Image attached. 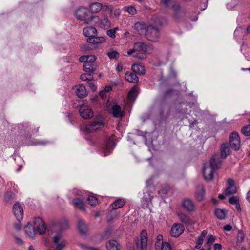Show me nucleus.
<instances>
[{
	"instance_id": "69168bd1",
	"label": "nucleus",
	"mask_w": 250,
	"mask_h": 250,
	"mask_svg": "<svg viewBox=\"0 0 250 250\" xmlns=\"http://www.w3.org/2000/svg\"><path fill=\"white\" fill-rule=\"evenodd\" d=\"M112 89V88L110 86H106L104 88V91H105V93L107 92H109Z\"/></svg>"
},
{
	"instance_id": "7c9ffc66",
	"label": "nucleus",
	"mask_w": 250,
	"mask_h": 250,
	"mask_svg": "<svg viewBox=\"0 0 250 250\" xmlns=\"http://www.w3.org/2000/svg\"><path fill=\"white\" fill-rule=\"evenodd\" d=\"M178 217L180 220L184 223L187 225H191L192 221L188 216L183 213H179Z\"/></svg>"
},
{
	"instance_id": "79ce46f5",
	"label": "nucleus",
	"mask_w": 250,
	"mask_h": 250,
	"mask_svg": "<svg viewBox=\"0 0 250 250\" xmlns=\"http://www.w3.org/2000/svg\"><path fill=\"white\" fill-rule=\"evenodd\" d=\"M15 194L11 191L7 192L5 194V200L6 202H10L14 198Z\"/></svg>"
},
{
	"instance_id": "a878e982",
	"label": "nucleus",
	"mask_w": 250,
	"mask_h": 250,
	"mask_svg": "<svg viewBox=\"0 0 250 250\" xmlns=\"http://www.w3.org/2000/svg\"><path fill=\"white\" fill-rule=\"evenodd\" d=\"M147 26L142 22H137L135 24L134 28L139 34H144Z\"/></svg>"
},
{
	"instance_id": "473e14b6",
	"label": "nucleus",
	"mask_w": 250,
	"mask_h": 250,
	"mask_svg": "<svg viewBox=\"0 0 250 250\" xmlns=\"http://www.w3.org/2000/svg\"><path fill=\"white\" fill-rule=\"evenodd\" d=\"M57 227L61 230L66 229L69 227L68 221L64 219H62L58 223Z\"/></svg>"
},
{
	"instance_id": "412c9836",
	"label": "nucleus",
	"mask_w": 250,
	"mask_h": 250,
	"mask_svg": "<svg viewBox=\"0 0 250 250\" xmlns=\"http://www.w3.org/2000/svg\"><path fill=\"white\" fill-rule=\"evenodd\" d=\"M97 68L96 63L86 62L83 65V70L86 73H93L96 71Z\"/></svg>"
},
{
	"instance_id": "3c124183",
	"label": "nucleus",
	"mask_w": 250,
	"mask_h": 250,
	"mask_svg": "<svg viewBox=\"0 0 250 250\" xmlns=\"http://www.w3.org/2000/svg\"><path fill=\"white\" fill-rule=\"evenodd\" d=\"M227 211L225 209H220V219H224L226 218Z\"/></svg>"
},
{
	"instance_id": "09e8293b",
	"label": "nucleus",
	"mask_w": 250,
	"mask_h": 250,
	"mask_svg": "<svg viewBox=\"0 0 250 250\" xmlns=\"http://www.w3.org/2000/svg\"><path fill=\"white\" fill-rule=\"evenodd\" d=\"M96 57L95 55H87V61L86 62H90V63H96Z\"/></svg>"
},
{
	"instance_id": "603ef678",
	"label": "nucleus",
	"mask_w": 250,
	"mask_h": 250,
	"mask_svg": "<svg viewBox=\"0 0 250 250\" xmlns=\"http://www.w3.org/2000/svg\"><path fill=\"white\" fill-rule=\"evenodd\" d=\"M117 216V214L116 212H115L113 214L112 213L109 214L107 216V220L108 221H111L114 219V218H115Z\"/></svg>"
},
{
	"instance_id": "6e6552de",
	"label": "nucleus",
	"mask_w": 250,
	"mask_h": 250,
	"mask_svg": "<svg viewBox=\"0 0 250 250\" xmlns=\"http://www.w3.org/2000/svg\"><path fill=\"white\" fill-rule=\"evenodd\" d=\"M147 233L146 230L141 231L139 238L136 240L137 248L138 250H146L147 245Z\"/></svg>"
},
{
	"instance_id": "c85d7f7f",
	"label": "nucleus",
	"mask_w": 250,
	"mask_h": 250,
	"mask_svg": "<svg viewBox=\"0 0 250 250\" xmlns=\"http://www.w3.org/2000/svg\"><path fill=\"white\" fill-rule=\"evenodd\" d=\"M132 70L134 73L139 75H143L145 73L144 66L140 64H133L132 66Z\"/></svg>"
},
{
	"instance_id": "e2e57ef3",
	"label": "nucleus",
	"mask_w": 250,
	"mask_h": 250,
	"mask_svg": "<svg viewBox=\"0 0 250 250\" xmlns=\"http://www.w3.org/2000/svg\"><path fill=\"white\" fill-rule=\"evenodd\" d=\"M102 9H103V10L106 11V12H107V11L111 12V9H110L109 7L107 5H104L103 6H102Z\"/></svg>"
},
{
	"instance_id": "0e129e2a",
	"label": "nucleus",
	"mask_w": 250,
	"mask_h": 250,
	"mask_svg": "<svg viewBox=\"0 0 250 250\" xmlns=\"http://www.w3.org/2000/svg\"><path fill=\"white\" fill-rule=\"evenodd\" d=\"M123 70V66L121 64H119L116 68V71L118 72H120Z\"/></svg>"
},
{
	"instance_id": "39448f33",
	"label": "nucleus",
	"mask_w": 250,
	"mask_h": 250,
	"mask_svg": "<svg viewBox=\"0 0 250 250\" xmlns=\"http://www.w3.org/2000/svg\"><path fill=\"white\" fill-rule=\"evenodd\" d=\"M153 49V45L150 43L138 41L134 43L133 48L127 51V53L128 55H131L132 54L137 52L149 53Z\"/></svg>"
},
{
	"instance_id": "58836bf2",
	"label": "nucleus",
	"mask_w": 250,
	"mask_h": 250,
	"mask_svg": "<svg viewBox=\"0 0 250 250\" xmlns=\"http://www.w3.org/2000/svg\"><path fill=\"white\" fill-rule=\"evenodd\" d=\"M156 250H171L169 244L167 242L163 243L159 248H156Z\"/></svg>"
},
{
	"instance_id": "37998d69",
	"label": "nucleus",
	"mask_w": 250,
	"mask_h": 250,
	"mask_svg": "<svg viewBox=\"0 0 250 250\" xmlns=\"http://www.w3.org/2000/svg\"><path fill=\"white\" fill-rule=\"evenodd\" d=\"M118 30V28H114L113 29L107 30L106 31L107 35L110 38L114 39L115 38V33L117 30Z\"/></svg>"
},
{
	"instance_id": "49530a36",
	"label": "nucleus",
	"mask_w": 250,
	"mask_h": 250,
	"mask_svg": "<svg viewBox=\"0 0 250 250\" xmlns=\"http://www.w3.org/2000/svg\"><path fill=\"white\" fill-rule=\"evenodd\" d=\"M162 240H163L162 235H159L157 236V241L155 242V248H159V247H160V246L162 245V244L163 243H164Z\"/></svg>"
},
{
	"instance_id": "13d9d810",
	"label": "nucleus",
	"mask_w": 250,
	"mask_h": 250,
	"mask_svg": "<svg viewBox=\"0 0 250 250\" xmlns=\"http://www.w3.org/2000/svg\"><path fill=\"white\" fill-rule=\"evenodd\" d=\"M88 85L90 89L93 91H95L97 89L96 86L91 82L88 83Z\"/></svg>"
},
{
	"instance_id": "423d86ee",
	"label": "nucleus",
	"mask_w": 250,
	"mask_h": 250,
	"mask_svg": "<svg viewBox=\"0 0 250 250\" xmlns=\"http://www.w3.org/2000/svg\"><path fill=\"white\" fill-rule=\"evenodd\" d=\"M104 119L103 116L99 115L93 122L86 126L85 131L91 133L97 130L104 126Z\"/></svg>"
},
{
	"instance_id": "5fc2aeb1",
	"label": "nucleus",
	"mask_w": 250,
	"mask_h": 250,
	"mask_svg": "<svg viewBox=\"0 0 250 250\" xmlns=\"http://www.w3.org/2000/svg\"><path fill=\"white\" fill-rule=\"evenodd\" d=\"M15 242L19 245H22L24 244L23 241L21 238L15 236L14 237Z\"/></svg>"
},
{
	"instance_id": "f257e3e1",
	"label": "nucleus",
	"mask_w": 250,
	"mask_h": 250,
	"mask_svg": "<svg viewBox=\"0 0 250 250\" xmlns=\"http://www.w3.org/2000/svg\"><path fill=\"white\" fill-rule=\"evenodd\" d=\"M24 231L28 237L33 238L37 233L40 235L44 234L46 231V227L42 218L36 217L34 219L33 226L28 223L24 227Z\"/></svg>"
},
{
	"instance_id": "ea45409f",
	"label": "nucleus",
	"mask_w": 250,
	"mask_h": 250,
	"mask_svg": "<svg viewBox=\"0 0 250 250\" xmlns=\"http://www.w3.org/2000/svg\"><path fill=\"white\" fill-rule=\"evenodd\" d=\"M87 201L88 203L91 206H94L98 203L97 198L94 196H89L87 198Z\"/></svg>"
},
{
	"instance_id": "6e6d98bb",
	"label": "nucleus",
	"mask_w": 250,
	"mask_h": 250,
	"mask_svg": "<svg viewBox=\"0 0 250 250\" xmlns=\"http://www.w3.org/2000/svg\"><path fill=\"white\" fill-rule=\"evenodd\" d=\"M79 60L80 62H84V63H85L86 61H87V55H83L81 56Z\"/></svg>"
},
{
	"instance_id": "ddd939ff",
	"label": "nucleus",
	"mask_w": 250,
	"mask_h": 250,
	"mask_svg": "<svg viewBox=\"0 0 250 250\" xmlns=\"http://www.w3.org/2000/svg\"><path fill=\"white\" fill-rule=\"evenodd\" d=\"M13 211L17 220L21 221L23 216V209L21 204L19 202L15 203L13 207Z\"/></svg>"
},
{
	"instance_id": "8fccbe9b",
	"label": "nucleus",
	"mask_w": 250,
	"mask_h": 250,
	"mask_svg": "<svg viewBox=\"0 0 250 250\" xmlns=\"http://www.w3.org/2000/svg\"><path fill=\"white\" fill-rule=\"evenodd\" d=\"M237 240L240 242H242L244 241V234L243 231H239L238 232L237 236Z\"/></svg>"
},
{
	"instance_id": "dca6fc26",
	"label": "nucleus",
	"mask_w": 250,
	"mask_h": 250,
	"mask_svg": "<svg viewBox=\"0 0 250 250\" xmlns=\"http://www.w3.org/2000/svg\"><path fill=\"white\" fill-rule=\"evenodd\" d=\"M231 153L229 145L228 143H223L220 148V157L225 159Z\"/></svg>"
},
{
	"instance_id": "4be33fe9",
	"label": "nucleus",
	"mask_w": 250,
	"mask_h": 250,
	"mask_svg": "<svg viewBox=\"0 0 250 250\" xmlns=\"http://www.w3.org/2000/svg\"><path fill=\"white\" fill-rule=\"evenodd\" d=\"M76 93L79 98H84L87 95L85 87L83 85H79L76 86Z\"/></svg>"
},
{
	"instance_id": "0eeeda50",
	"label": "nucleus",
	"mask_w": 250,
	"mask_h": 250,
	"mask_svg": "<svg viewBox=\"0 0 250 250\" xmlns=\"http://www.w3.org/2000/svg\"><path fill=\"white\" fill-rule=\"evenodd\" d=\"M227 187L225 189L224 194H220V200L226 199V196L232 195L237 192V188L234 184V180L229 178L227 180Z\"/></svg>"
},
{
	"instance_id": "f704fd0d",
	"label": "nucleus",
	"mask_w": 250,
	"mask_h": 250,
	"mask_svg": "<svg viewBox=\"0 0 250 250\" xmlns=\"http://www.w3.org/2000/svg\"><path fill=\"white\" fill-rule=\"evenodd\" d=\"M167 23V20L164 17H159L155 19L154 24V26L158 27L162 26Z\"/></svg>"
},
{
	"instance_id": "f8f14e48",
	"label": "nucleus",
	"mask_w": 250,
	"mask_h": 250,
	"mask_svg": "<svg viewBox=\"0 0 250 250\" xmlns=\"http://www.w3.org/2000/svg\"><path fill=\"white\" fill-rule=\"evenodd\" d=\"M53 242L56 245L54 250H62L65 247L66 243L65 240L62 239V234L60 233L54 236Z\"/></svg>"
},
{
	"instance_id": "7ed1b4c3",
	"label": "nucleus",
	"mask_w": 250,
	"mask_h": 250,
	"mask_svg": "<svg viewBox=\"0 0 250 250\" xmlns=\"http://www.w3.org/2000/svg\"><path fill=\"white\" fill-rule=\"evenodd\" d=\"M75 16L78 20L84 21L87 24L92 23L94 20H98V17L90 15L89 10L84 7L78 8L75 12Z\"/></svg>"
},
{
	"instance_id": "2f4dec72",
	"label": "nucleus",
	"mask_w": 250,
	"mask_h": 250,
	"mask_svg": "<svg viewBox=\"0 0 250 250\" xmlns=\"http://www.w3.org/2000/svg\"><path fill=\"white\" fill-rule=\"evenodd\" d=\"M84 200V198L83 197H80V198H75L73 199V202L76 207L80 209H83L84 208L83 204Z\"/></svg>"
},
{
	"instance_id": "2eb2a0df",
	"label": "nucleus",
	"mask_w": 250,
	"mask_h": 250,
	"mask_svg": "<svg viewBox=\"0 0 250 250\" xmlns=\"http://www.w3.org/2000/svg\"><path fill=\"white\" fill-rule=\"evenodd\" d=\"M80 115L84 119H88L93 117V112L92 110L86 105H82L79 108Z\"/></svg>"
},
{
	"instance_id": "e433bc0d",
	"label": "nucleus",
	"mask_w": 250,
	"mask_h": 250,
	"mask_svg": "<svg viewBox=\"0 0 250 250\" xmlns=\"http://www.w3.org/2000/svg\"><path fill=\"white\" fill-rule=\"evenodd\" d=\"M107 55L110 59H118L120 56L119 53L112 49L107 53Z\"/></svg>"
},
{
	"instance_id": "aec40b11",
	"label": "nucleus",
	"mask_w": 250,
	"mask_h": 250,
	"mask_svg": "<svg viewBox=\"0 0 250 250\" xmlns=\"http://www.w3.org/2000/svg\"><path fill=\"white\" fill-rule=\"evenodd\" d=\"M83 35L88 38L95 36L97 34V30L95 28L91 26L87 27L83 30Z\"/></svg>"
},
{
	"instance_id": "a18cd8bd",
	"label": "nucleus",
	"mask_w": 250,
	"mask_h": 250,
	"mask_svg": "<svg viewBox=\"0 0 250 250\" xmlns=\"http://www.w3.org/2000/svg\"><path fill=\"white\" fill-rule=\"evenodd\" d=\"M125 11L127 12L130 14L134 15L136 13V10L134 7L130 6L124 8Z\"/></svg>"
},
{
	"instance_id": "4468645a",
	"label": "nucleus",
	"mask_w": 250,
	"mask_h": 250,
	"mask_svg": "<svg viewBox=\"0 0 250 250\" xmlns=\"http://www.w3.org/2000/svg\"><path fill=\"white\" fill-rule=\"evenodd\" d=\"M184 227L181 224H175L171 227L170 235L175 237L180 236L184 231Z\"/></svg>"
},
{
	"instance_id": "5701e85b",
	"label": "nucleus",
	"mask_w": 250,
	"mask_h": 250,
	"mask_svg": "<svg viewBox=\"0 0 250 250\" xmlns=\"http://www.w3.org/2000/svg\"><path fill=\"white\" fill-rule=\"evenodd\" d=\"M125 79L129 82L137 83L139 81L138 77L136 74L132 72H128L125 74Z\"/></svg>"
},
{
	"instance_id": "20e7f679",
	"label": "nucleus",
	"mask_w": 250,
	"mask_h": 250,
	"mask_svg": "<svg viewBox=\"0 0 250 250\" xmlns=\"http://www.w3.org/2000/svg\"><path fill=\"white\" fill-rule=\"evenodd\" d=\"M145 38L152 42H157L160 37V29L157 26L150 24L146 27L145 33Z\"/></svg>"
},
{
	"instance_id": "a19ab883",
	"label": "nucleus",
	"mask_w": 250,
	"mask_h": 250,
	"mask_svg": "<svg viewBox=\"0 0 250 250\" xmlns=\"http://www.w3.org/2000/svg\"><path fill=\"white\" fill-rule=\"evenodd\" d=\"M241 132L245 136H250V125L244 126Z\"/></svg>"
},
{
	"instance_id": "6ab92c4d",
	"label": "nucleus",
	"mask_w": 250,
	"mask_h": 250,
	"mask_svg": "<svg viewBox=\"0 0 250 250\" xmlns=\"http://www.w3.org/2000/svg\"><path fill=\"white\" fill-rule=\"evenodd\" d=\"M110 112L113 117L116 118L121 117L123 115L121 107L117 104H114L112 106Z\"/></svg>"
},
{
	"instance_id": "393cba45",
	"label": "nucleus",
	"mask_w": 250,
	"mask_h": 250,
	"mask_svg": "<svg viewBox=\"0 0 250 250\" xmlns=\"http://www.w3.org/2000/svg\"><path fill=\"white\" fill-rule=\"evenodd\" d=\"M78 228L80 232L82 234H85L88 230V228L85 222L82 219H80L78 223Z\"/></svg>"
},
{
	"instance_id": "72a5a7b5",
	"label": "nucleus",
	"mask_w": 250,
	"mask_h": 250,
	"mask_svg": "<svg viewBox=\"0 0 250 250\" xmlns=\"http://www.w3.org/2000/svg\"><path fill=\"white\" fill-rule=\"evenodd\" d=\"M137 95V88L133 87L128 94V98L130 101H134Z\"/></svg>"
},
{
	"instance_id": "c03bdc74",
	"label": "nucleus",
	"mask_w": 250,
	"mask_h": 250,
	"mask_svg": "<svg viewBox=\"0 0 250 250\" xmlns=\"http://www.w3.org/2000/svg\"><path fill=\"white\" fill-rule=\"evenodd\" d=\"M229 202L231 205H235L239 202V197L238 196H232L229 199Z\"/></svg>"
},
{
	"instance_id": "bb28decb",
	"label": "nucleus",
	"mask_w": 250,
	"mask_h": 250,
	"mask_svg": "<svg viewBox=\"0 0 250 250\" xmlns=\"http://www.w3.org/2000/svg\"><path fill=\"white\" fill-rule=\"evenodd\" d=\"M90 12L96 13L102 9V4L99 2H94L89 5Z\"/></svg>"
},
{
	"instance_id": "c756f323",
	"label": "nucleus",
	"mask_w": 250,
	"mask_h": 250,
	"mask_svg": "<svg viewBox=\"0 0 250 250\" xmlns=\"http://www.w3.org/2000/svg\"><path fill=\"white\" fill-rule=\"evenodd\" d=\"M105 41V39L103 37H95L93 36L91 38H88L87 41L89 43L93 44H98L104 42Z\"/></svg>"
},
{
	"instance_id": "4c0bfd02",
	"label": "nucleus",
	"mask_w": 250,
	"mask_h": 250,
	"mask_svg": "<svg viewBox=\"0 0 250 250\" xmlns=\"http://www.w3.org/2000/svg\"><path fill=\"white\" fill-rule=\"evenodd\" d=\"M100 25L101 27L105 29L110 27L111 24L108 19L106 17H104L101 20Z\"/></svg>"
},
{
	"instance_id": "338daca9",
	"label": "nucleus",
	"mask_w": 250,
	"mask_h": 250,
	"mask_svg": "<svg viewBox=\"0 0 250 250\" xmlns=\"http://www.w3.org/2000/svg\"><path fill=\"white\" fill-rule=\"evenodd\" d=\"M14 228L16 231H19L21 229V227L20 225L18 224L15 226Z\"/></svg>"
},
{
	"instance_id": "052dcab7",
	"label": "nucleus",
	"mask_w": 250,
	"mask_h": 250,
	"mask_svg": "<svg viewBox=\"0 0 250 250\" xmlns=\"http://www.w3.org/2000/svg\"><path fill=\"white\" fill-rule=\"evenodd\" d=\"M87 76V74H82L80 76V78L82 81H86L88 79Z\"/></svg>"
},
{
	"instance_id": "f3484780",
	"label": "nucleus",
	"mask_w": 250,
	"mask_h": 250,
	"mask_svg": "<svg viewBox=\"0 0 250 250\" xmlns=\"http://www.w3.org/2000/svg\"><path fill=\"white\" fill-rule=\"evenodd\" d=\"M183 207L188 211H192L195 209V205L190 199L186 198L182 202Z\"/></svg>"
},
{
	"instance_id": "1a4fd4ad",
	"label": "nucleus",
	"mask_w": 250,
	"mask_h": 250,
	"mask_svg": "<svg viewBox=\"0 0 250 250\" xmlns=\"http://www.w3.org/2000/svg\"><path fill=\"white\" fill-rule=\"evenodd\" d=\"M240 138L237 132H232L229 136V144L231 148L235 151H237L240 148Z\"/></svg>"
},
{
	"instance_id": "b1692460",
	"label": "nucleus",
	"mask_w": 250,
	"mask_h": 250,
	"mask_svg": "<svg viewBox=\"0 0 250 250\" xmlns=\"http://www.w3.org/2000/svg\"><path fill=\"white\" fill-rule=\"evenodd\" d=\"M108 250H120V245L118 242L114 240H109L106 244Z\"/></svg>"
},
{
	"instance_id": "4d7b16f0",
	"label": "nucleus",
	"mask_w": 250,
	"mask_h": 250,
	"mask_svg": "<svg viewBox=\"0 0 250 250\" xmlns=\"http://www.w3.org/2000/svg\"><path fill=\"white\" fill-rule=\"evenodd\" d=\"M232 226L230 224H227L223 227V229L226 231H229L232 229Z\"/></svg>"
},
{
	"instance_id": "9d476101",
	"label": "nucleus",
	"mask_w": 250,
	"mask_h": 250,
	"mask_svg": "<svg viewBox=\"0 0 250 250\" xmlns=\"http://www.w3.org/2000/svg\"><path fill=\"white\" fill-rule=\"evenodd\" d=\"M115 146V143L113 140L110 138H107L101 148V151L104 156L109 154Z\"/></svg>"
},
{
	"instance_id": "680f3d73",
	"label": "nucleus",
	"mask_w": 250,
	"mask_h": 250,
	"mask_svg": "<svg viewBox=\"0 0 250 250\" xmlns=\"http://www.w3.org/2000/svg\"><path fill=\"white\" fill-rule=\"evenodd\" d=\"M106 95L105 91L102 90L99 92V96L103 99H104Z\"/></svg>"
},
{
	"instance_id": "a211bd4d",
	"label": "nucleus",
	"mask_w": 250,
	"mask_h": 250,
	"mask_svg": "<svg viewBox=\"0 0 250 250\" xmlns=\"http://www.w3.org/2000/svg\"><path fill=\"white\" fill-rule=\"evenodd\" d=\"M196 199L198 201H202L205 196V190L203 185H200L197 187L195 194Z\"/></svg>"
},
{
	"instance_id": "9b49d317",
	"label": "nucleus",
	"mask_w": 250,
	"mask_h": 250,
	"mask_svg": "<svg viewBox=\"0 0 250 250\" xmlns=\"http://www.w3.org/2000/svg\"><path fill=\"white\" fill-rule=\"evenodd\" d=\"M172 9L174 11L173 17L175 21H180L185 16V10L181 8L178 3H174V4L172 5Z\"/></svg>"
},
{
	"instance_id": "f03ea898",
	"label": "nucleus",
	"mask_w": 250,
	"mask_h": 250,
	"mask_svg": "<svg viewBox=\"0 0 250 250\" xmlns=\"http://www.w3.org/2000/svg\"><path fill=\"white\" fill-rule=\"evenodd\" d=\"M219 164V157L217 155L213 156L209 164L205 163L203 167V175L204 179L209 181L213 178L214 171L217 169Z\"/></svg>"
},
{
	"instance_id": "864d4df0",
	"label": "nucleus",
	"mask_w": 250,
	"mask_h": 250,
	"mask_svg": "<svg viewBox=\"0 0 250 250\" xmlns=\"http://www.w3.org/2000/svg\"><path fill=\"white\" fill-rule=\"evenodd\" d=\"M203 238L199 237L197 240L196 248H200L202 244H203Z\"/></svg>"
},
{
	"instance_id": "bf43d9fd",
	"label": "nucleus",
	"mask_w": 250,
	"mask_h": 250,
	"mask_svg": "<svg viewBox=\"0 0 250 250\" xmlns=\"http://www.w3.org/2000/svg\"><path fill=\"white\" fill-rule=\"evenodd\" d=\"M214 240V239L212 235H211L208 238L207 241V244L208 245H210L211 244H212Z\"/></svg>"
},
{
	"instance_id": "cd10ccee",
	"label": "nucleus",
	"mask_w": 250,
	"mask_h": 250,
	"mask_svg": "<svg viewBox=\"0 0 250 250\" xmlns=\"http://www.w3.org/2000/svg\"><path fill=\"white\" fill-rule=\"evenodd\" d=\"M125 203L124 199H118L111 204V207L113 209H117L123 207Z\"/></svg>"
},
{
	"instance_id": "de8ad7c7",
	"label": "nucleus",
	"mask_w": 250,
	"mask_h": 250,
	"mask_svg": "<svg viewBox=\"0 0 250 250\" xmlns=\"http://www.w3.org/2000/svg\"><path fill=\"white\" fill-rule=\"evenodd\" d=\"M161 3L166 7H168L171 4V5L175 3L174 2H172L171 0H161Z\"/></svg>"
},
{
	"instance_id": "c9c22d12",
	"label": "nucleus",
	"mask_w": 250,
	"mask_h": 250,
	"mask_svg": "<svg viewBox=\"0 0 250 250\" xmlns=\"http://www.w3.org/2000/svg\"><path fill=\"white\" fill-rule=\"evenodd\" d=\"M26 131L30 135H34L37 133L39 131V127H36L32 125H29L26 128Z\"/></svg>"
},
{
	"instance_id": "774afa93",
	"label": "nucleus",
	"mask_w": 250,
	"mask_h": 250,
	"mask_svg": "<svg viewBox=\"0 0 250 250\" xmlns=\"http://www.w3.org/2000/svg\"><path fill=\"white\" fill-rule=\"evenodd\" d=\"M207 231H206V230H203V231L202 232V233H201V235H200V237L203 238L204 237H205L206 236V235H207Z\"/></svg>"
}]
</instances>
